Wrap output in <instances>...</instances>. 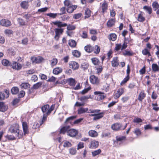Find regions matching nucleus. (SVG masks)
Wrapping results in <instances>:
<instances>
[{"mask_svg": "<svg viewBox=\"0 0 159 159\" xmlns=\"http://www.w3.org/2000/svg\"><path fill=\"white\" fill-rule=\"evenodd\" d=\"M146 94L144 93V91H142L139 95L138 99L139 101L142 102Z\"/></svg>", "mask_w": 159, "mask_h": 159, "instance_id": "obj_15", "label": "nucleus"}, {"mask_svg": "<svg viewBox=\"0 0 159 159\" xmlns=\"http://www.w3.org/2000/svg\"><path fill=\"white\" fill-rule=\"evenodd\" d=\"M112 66L113 67L117 66L119 65V62L117 57H115L111 61Z\"/></svg>", "mask_w": 159, "mask_h": 159, "instance_id": "obj_19", "label": "nucleus"}, {"mask_svg": "<svg viewBox=\"0 0 159 159\" xmlns=\"http://www.w3.org/2000/svg\"><path fill=\"white\" fill-rule=\"evenodd\" d=\"M25 94L24 91L22 90L20 91V93L18 94V97L19 98H22L24 97Z\"/></svg>", "mask_w": 159, "mask_h": 159, "instance_id": "obj_60", "label": "nucleus"}, {"mask_svg": "<svg viewBox=\"0 0 159 159\" xmlns=\"http://www.w3.org/2000/svg\"><path fill=\"white\" fill-rule=\"evenodd\" d=\"M115 22V19H111L108 21L107 25L108 27H111L114 24Z\"/></svg>", "mask_w": 159, "mask_h": 159, "instance_id": "obj_30", "label": "nucleus"}, {"mask_svg": "<svg viewBox=\"0 0 159 159\" xmlns=\"http://www.w3.org/2000/svg\"><path fill=\"white\" fill-rule=\"evenodd\" d=\"M90 81L93 84H98L100 80L97 77L94 75H92L90 77Z\"/></svg>", "mask_w": 159, "mask_h": 159, "instance_id": "obj_8", "label": "nucleus"}, {"mask_svg": "<svg viewBox=\"0 0 159 159\" xmlns=\"http://www.w3.org/2000/svg\"><path fill=\"white\" fill-rule=\"evenodd\" d=\"M30 85L28 83H22L20 86L22 89H27L30 87Z\"/></svg>", "mask_w": 159, "mask_h": 159, "instance_id": "obj_36", "label": "nucleus"}, {"mask_svg": "<svg viewBox=\"0 0 159 159\" xmlns=\"http://www.w3.org/2000/svg\"><path fill=\"white\" fill-rule=\"evenodd\" d=\"M13 31L9 29L6 30L4 31V33L7 35H9L13 33Z\"/></svg>", "mask_w": 159, "mask_h": 159, "instance_id": "obj_48", "label": "nucleus"}, {"mask_svg": "<svg viewBox=\"0 0 159 159\" xmlns=\"http://www.w3.org/2000/svg\"><path fill=\"white\" fill-rule=\"evenodd\" d=\"M152 6L154 9V11H156L159 7V5L157 2L155 1L152 3Z\"/></svg>", "mask_w": 159, "mask_h": 159, "instance_id": "obj_38", "label": "nucleus"}, {"mask_svg": "<svg viewBox=\"0 0 159 159\" xmlns=\"http://www.w3.org/2000/svg\"><path fill=\"white\" fill-rule=\"evenodd\" d=\"M19 91V89L17 87H13L11 89V92L13 94H16L18 93Z\"/></svg>", "mask_w": 159, "mask_h": 159, "instance_id": "obj_33", "label": "nucleus"}, {"mask_svg": "<svg viewBox=\"0 0 159 159\" xmlns=\"http://www.w3.org/2000/svg\"><path fill=\"white\" fill-rule=\"evenodd\" d=\"M2 64L6 66H10L11 63H10L9 61L6 59H3L2 60Z\"/></svg>", "mask_w": 159, "mask_h": 159, "instance_id": "obj_34", "label": "nucleus"}, {"mask_svg": "<svg viewBox=\"0 0 159 159\" xmlns=\"http://www.w3.org/2000/svg\"><path fill=\"white\" fill-rule=\"evenodd\" d=\"M92 63L94 65H98L100 63L99 60L97 58H93L91 59Z\"/></svg>", "mask_w": 159, "mask_h": 159, "instance_id": "obj_28", "label": "nucleus"}, {"mask_svg": "<svg viewBox=\"0 0 159 159\" xmlns=\"http://www.w3.org/2000/svg\"><path fill=\"white\" fill-rule=\"evenodd\" d=\"M11 66L13 69L18 70H20L22 67L21 64L16 61H12L11 63Z\"/></svg>", "mask_w": 159, "mask_h": 159, "instance_id": "obj_3", "label": "nucleus"}, {"mask_svg": "<svg viewBox=\"0 0 159 159\" xmlns=\"http://www.w3.org/2000/svg\"><path fill=\"white\" fill-rule=\"evenodd\" d=\"M142 53H143V54L145 55H146L148 54V57H149L151 56V54L149 52L146 48H145L144 49L142 50Z\"/></svg>", "mask_w": 159, "mask_h": 159, "instance_id": "obj_42", "label": "nucleus"}, {"mask_svg": "<svg viewBox=\"0 0 159 159\" xmlns=\"http://www.w3.org/2000/svg\"><path fill=\"white\" fill-rule=\"evenodd\" d=\"M85 18H88L89 17H90L91 16V11L89 9H86L85 11Z\"/></svg>", "mask_w": 159, "mask_h": 159, "instance_id": "obj_32", "label": "nucleus"}, {"mask_svg": "<svg viewBox=\"0 0 159 159\" xmlns=\"http://www.w3.org/2000/svg\"><path fill=\"white\" fill-rule=\"evenodd\" d=\"M76 150L75 148H71L69 149L70 153L72 155H75L76 153Z\"/></svg>", "mask_w": 159, "mask_h": 159, "instance_id": "obj_49", "label": "nucleus"}, {"mask_svg": "<svg viewBox=\"0 0 159 159\" xmlns=\"http://www.w3.org/2000/svg\"><path fill=\"white\" fill-rule=\"evenodd\" d=\"M18 23L20 25H25V22L24 20L22 19L18 18L17 20Z\"/></svg>", "mask_w": 159, "mask_h": 159, "instance_id": "obj_44", "label": "nucleus"}, {"mask_svg": "<svg viewBox=\"0 0 159 159\" xmlns=\"http://www.w3.org/2000/svg\"><path fill=\"white\" fill-rule=\"evenodd\" d=\"M88 110V109L87 108H84L81 107L79 108L78 110V114H81L84 113Z\"/></svg>", "mask_w": 159, "mask_h": 159, "instance_id": "obj_25", "label": "nucleus"}, {"mask_svg": "<svg viewBox=\"0 0 159 159\" xmlns=\"http://www.w3.org/2000/svg\"><path fill=\"white\" fill-rule=\"evenodd\" d=\"M129 76H127L121 82L120 84H122L125 83L129 80Z\"/></svg>", "mask_w": 159, "mask_h": 159, "instance_id": "obj_63", "label": "nucleus"}, {"mask_svg": "<svg viewBox=\"0 0 159 159\" xmlns=\"http://www.w3.org/2000/svg\"><path fill=\"white\" fill-rule=\"evenodd\" d=\"M99 145V143L98 141L93 140L91 142L89 148H95L98 147Z\"/></svg>", "mask_w": 159, "mask_h": 159, "instance_id": "obj_13", "label": "nucleus"}, {"mask_svg": "<svg viewBox=\"0 0 159 159\" xmlns=\"http://www.w3.org/2000/svg\"><path fill=\"white\" fill-rule=\"evenodd\" d=\"M108 5L107 3L104 2L102 5V12L104 13L106 12V11L107 9Z\"/></svg>", "mask_w": 159, "mask_h": 159, "instance_id": "obj_26", "label": "nucleus"}, {"mask_svg": "<svg viewBox=\"0 0 159 159\" xmlns=\"http://www.w3.org/2000/svg\"><path fill=\"white\" fill-rule=\"evenodd\" d=\"M67 82L70 86H74L75 84V80L72 78H70L67 80Z\"/></svg>", "mask_w": 159, "mask_h": 159, "instance_id": "obj_24", "label": "nucleus"}, {"mask_svg": "<svg viewBox=\"0 0 159 159\" xmlns=\"http://www.w3.org/2000/svg\"><path fill=\"white\" fill-rule=\"evenodd\" d=\"M28 2L29 1H23L20 3V6L22 8L27 9L29 6Z\"/></svg>", "mask_w": 159, "mask_h": 159, "instance_id": "obj_22", "label": "nucleus"}, {"mask_svg": "<svg viewBox=\"0 0 159 159\" xmlns=\"http://www.w3.org/2000/svg\"><path fill=\"white\" fill-rule=\"evenodd\" d=\"M49 106L48 105H44L42 107V111L44 114H45L47 115H48L47 114V112L49 110Z\"/></svg>", "mask_w": 159, "mask_h": 159, "instance_id": "obj_23", "label": "nucleus"}, {"mask_svg": "<svg viewBox=\"0 0 159 159\" xmlns=\"http://www.w3.org/2000/svg\"><path fill=\"white\" fill-rule=\"evenodd\" d=\"M137 20L139 22H142L145 20V18L141 14H139L138 15Z\"/></svg>", "mask_w": 159, "mask_h": 159, "instance_id": "obj_40", "label": "nucleus"}, {"mask_svg": "<svg viewBox=\"0 0 159 159\" xmlns=\"http://www.w3.org/2000/svg\"><path fill=\"white\" fill-rule=\"evenodd\" d=\"M42 85V83L41 82H39L35 84L33 86V88L34 89H37L40 87Z\"/></svg>", "mask_w": 159, "mask_h": 159, "instance_id": "obj_43", "label": "nucleus"}, {"mask_svg": "<svg viewBox=\"0 0 159 159\" xmlns=\"http://www.w3.org/2000/svg\"><path fill=\"white\" fill-rule=\"evenodd\" d=\"M142 121V120L141 118L139 117L135 118L133 120V122L137 123L141 122Z\"/></svg>", "mask_w": 159, "mask_h": 159, "instance_id": "obj_56", "label": "nucleus"}, {"mask_svg": "<svg viewBox=\"0 0 159 159\" xmlns=\"http://www.w3.org/2000/svg\"><path fill=\"white\" fill-rule=\"evenodd\" d=\"M134 133L137 136H139L141 134L140 130L138 128H136L135 129Z\"/></svg>", "mask_w": 159, "mask_h": 159, "instance_id": "obj_54", "label": "nucleus"}, {"mask_svg": "<svg viewBox=\"0 0 159 159\" xmlns=\"http://www.w3.org/2000/svg\"><path fill=\"white\" fill-rule=\"evenodd\" d=\"M79 65L78 63L75 61L71 62L70 64V67L73 70L77 69L79 68Z\"/></svg>", "mask_w": 159, "mask_h": 159, "instance_id": "obj_16", "label": "nucleus"}, {"mask_svg": "<svg viewBox=\"0 0 159 159\" xmlns=\"http://www.w3.org/2000/svg\"><path fill=\"white\" fill-rule=\"evenodd\" d=\"M84 147V143L82 142H80L78 145L77 149L79 150Z\"/></svg>", "mask_w": 159, "mask_h": 159, "instance_id": "obj_62", "label": "nucleus"}, {"mask_svg": "<svg viewBox=\"0 0 159 159\" xmlns=\"http://www.w3.org/2000/svg\"><path fill=\"white\" fill-rule=\"evenodd\" d=\"M124 92V90L123 88H120L117 91V93L114 95V98L115 99L118 98L123 94Z\"/></svg>", "mask_w": 159, "mask_h": 159, "instance_id": "obj_10", "label": "nucleus"}, {"mask_svg": "<svg viewBox=\"0 0 159 159\" xmlns=\"http://www.w3.org/2000/svg\"><path fill=\"white\" fill-rule=\"evenodd\" d=\"M62 70L61 67H56L53 70V73L55 75H58L62 72Z\"/></svg>", "mask_w": 159, "mask_h": 159, "instance_id": "obj_18", "label": "nucleus"}, {"mask_svg": "<svg viewBox=\"0 0 159 159\" xmlns=\"http://www.w3.org/2000/svg\"><path fill=\"white\" fill-rule=\"evenodd\" d=\"M94 53L96 54L98 53L100 51V48L98 45H96L95 47Z\"/></svg>", "mask_w": 159, "mask_h": 159, "instance_id": "obj_57", "label": "nucleus"}, {"mask_svg": "<svg viewBox=\"0 0 159 159\" xmlns=\"http://www.w3.org/2000/svg\"><path fill=\"white\" fill-rule=\"evenodd\" d=\"M68 44L71 47L74 48L76 46V43L74 40L71 39L69 41Z\"/></svg>", "mask_w": 159, "mask_h": 159, "instance_id": "obj_29", "label": "nucleus"}, {"mask_svg": "<svg viewBox=\"0 0 159 159\" xmlns=\"http://www.w3.org/2000/svg\"><path fill=\"white\" fill-rule=\"evenodd\" d=\"M104 114V113L103 112H101L100 113L99 112L93 117V120H96L100 119L103 117Z\"/></svg>", "mask_w": 159, "mask_h": 159, "instance_id": "obj_21", "label": "nucleus"}, {"mask_svg": "<svg viewBox=\"0 0 159 159\" xmlns=\"http://www.w3.org/2000/svg\"><path fill=\"white\" fill-rule=\"evenodd\" d=\"M89 98V97L88 96H83L79 98V99L82 102H84L87 99Z\"/></svg>", "mask_w": 159, "mask_h": 159, "instance_id": "obj_59", "label": "nucleus"}, {"mask_svg": "<svg viewBox=\"0 0 159 159\" xmlns=\"http://www.w3.org/2000/svg\"><path fill=\"white\" fill-rule=\"evenodd\" d=\"M111 128L114 131H119L122 130V125L120 123H116L112 124L111 125Z\"/></svg>", "mask_w": 159, "mask_h": 159, "instance_id": "obj_4", "label": "nucleus"}, {"mask_svg": "<svg viewBox=\"0 0 159 159\" xmlns=\"http://www.w3.org/2000/svg\"><path fill=\"white\" fill-rule=\"evenodd\" d=\"M143 9L149 14H151L152 13V9L150 7L145 6L143 7Z\"/></svg>", "mask_w": 159, "mask_h": 159, "instance_id": "obj_20", "label": "nucleus"}, {"mask_svg": "<svg viewBox=\"0 0 159 159\" xmlns=\"http://www.w3.org/2000/svg\"><path fill=\"white\" fill-rule=\"evenodd\" d=\"M82 16V14L81 13H79L77 14H75L73 15V18L75 19H77L80 18Z\"/></svg>", "mask_w": 159, "mask_h": 159, "instance_id": "obj_55", "label": "nucleus"}, {"mask_svg": "<svg viewBox=\"0 0 159 159\" xmlns=\"http://www.w3.org/2000/svg\"><path fill=\"white\" fill-rule=\"evenodd\" d=\"M158 66L155 63H153L152 65V68L153 71L156 72L159 71V61L157 62Z\"/></svg>", "mask_w": 159, "mask_h": 159, "instance_id": "obj_14", "label": "nucleus"}, {"mask_svg": "<svg viewBox=\"0 0 159 159\" xmlns=\"http://www.w3.org/2000/svg\"><path fill=\"white\" fill-rule=\"evenodd\" d=\"M89 134L90 136L92 137H96L98 136L97 132L93 130H90L89 132Z\"/></svg>", "mask_w": 159, "mask_h": 159, "instance_id": "obj_27", "label": "nucleus"}, {"mask_svg": "<svg viewBox=\"0 0 159 159\" xmlns=\"http://www.w3.org/2000/svg\"><path fill=\"white\" fill-rule=\"evenodd\" d=\"M7 107L4 105L2 106V107L0 108V111L2 112H4L6 111L7 109Z\"/></svg>", "mask_w": 159, "mask_h": 159, "instance_id": "obj_58", "label": "nucleus"}, {"mask_svg": "<svg viewBox=\"0 0 159 159\" xmlns=\"http://www.w3.org/2000/svg\"><path fill=\"white\" fill-rule=\"evenodd\" d=\"M58 15L57 13H49L47 14V16H49V17H52L53 18H55Z\"/></svg>", "mask_w": 159, "mask_h": 159, "instance_id": "obj_50", "label": "nucleus"}, {"mask_svg": "<svg viewBox=\"0 0 159 159\" xmlns=\"http://www.w3.org/2000/svg\"><path fill=\"white\" fill-rule=\"evenodd\" d=\"M94 93V94L97 95L96 98L97 100H102L105 97V96L103 95L104 93L100 91H96Z\"/></svg>", "mask_w": 159, "mask_h": 159, "instance_id": "obj_7", "label": "nucleus"}, {"mask_svg": "<svg viewBox=\"0 0 159 159\" xmlns=\"http://www.w3.org/2000/svg\"><path fill=\"white\" fill-rule=\"evenodd\" d=\"M85 51L88 52H91L92 51V48L91 46L89 45L85 46L84 47Z\"/></svg>", "mask_w": 159, "mask_h": 159, "instance_id": "obj_41", "label": "nucleus"}, {"mask_svg": "<svg viewBox=\"0 0 159 159\" xmlns=\"http://www.w3.org/2000/svg\"><path fill=\"white\" fill-rule=\"evenodd\" d=\"M72 145L71 143L69 141H65L64 144L63 146L64 147H70Z\"/></svg>", "mask_w": 159, "mask_h": 159, "instance_id": "obj_53", "label": "nucleus"}, {"mask_svg": "<svg viewBox=\"0 0 159 159\" xmlns=\"http://www.w3.org/2000/svg\"><path fill=\"white\" fill-rule=\"evenodd\" d=\"M66 26H67V29L68 30H75V26L74 25H67Z\"/></svg>", "mask_w": 159, "mask_h": 159, "instance_id": "obj_47", "label": "nucleus"}, {"mask_svg": "<svg viewBox=\"0 0 159 159\" xmlns=\"http://www.w3.org/2000/svg\"><path fill=\"white\" fill-rule=\"evenodd\" d=\"M39 76L42 80H45L47 79V76L44 74H40Z\"/></svg>", "mask_w": 159, "mask_h": 159, "instance_id": "obj_64", "label": "nucleus"}, {"mask_svg": "<svg viewBox=\"0 0 159 159\" xmlns=\"http://www.w3.org/2000/svg\"><path fill=\"white\" fill-rule=\"evenodd\" d=\"M108 38L110 40L114 41L116 39V35L115 34H111L109 35Z\"/></svg>", "mask_w": 159, "mask_h": 159, "instance_id": "obj_31", "label": "nucleus"}, {"mask_svg": "<svg viewBox=\"0 0 159 159\" xmlns=\"http://www.w3.org/2000/svg\"><path fill=\"white\" fill-rule=\"evenodd\" d=\"M77 7L76 5H72L69 7H67L66 10L68 13H71L76 9Z\"/></svg>", "mask_w": 159, "mask_h": 159, "instance_id": "obj_11", "label": "nucleus"}, {"mask_svg": "<svg viewBox=\"0 0 159 159\" xmlns=\"http://www.w3.org/2000/svg\"><path fill=\"white\" fill-rule=\"evenodd\" d=\"M19 125L17 124H13L12 125L9 129V131L12 133H14L17 135L19 138L21 137V134L20 132Z\"/></svg>", "mask_w": 159, "mask_h": 159, "instance_id": "obj_2", "label": "nucleus"}, {"mask_svg": "<svg viewBox=\"0 0 159 159\" xmlns=\"http://www.w3.org/2000/svg\"><path fill=\"white\" fill-rule=\"evenodd\" d=\"M52 23L54 25H57L59 28H56L54 30L55 35L54 38L57 41L59 39L60 35L62 34L63 32V29L61 27L66 26L67 24L63 23L62 22L58 20L52 22Z\"/></svg>", "mask_w": 159, "mask_h": 159, "instance_id": "obj_1", "label": "nucleus"}, {"mask_svg": "<svg viewBox=\"0 0 159 159\" xmlns=\"http://www.w3.org/2000/svg\"><path fill=\"white\" fill-rule=\"evenodd\" d=\"M76 116H72L67 118L65 122V123H67L68 121L70 120H72L76 118Z\"/></svg>", "mask_w": 159, "mask_h": 159, "instance_id": "obj_45", "label": "nucleus"}, {"mask_svg": "<svg viewBox=\"0 0 159 159\" xmlns=\"http://www.w3.org/2000/svg\"><path fill=\"white\" fill-rule=\"evenodd\" d=\"M51 65L52 66L56 65L58 62L57 59L56 58H53L51 61Z\"/></svg>", "mask_w": 159, "mask_h": 159, "instance_id": "obj_46", "label": "nucleus"}, {"mask_svg": "<svg viewBox=\"0 0 159 159\" xmlns=\"http://www.w3.org/2000/svg\"><path fill=\"white\" fill-rule=\"evenodd\" d=\"M101 149H98L97 150H95L92 152V155L93 157H94L99 154L101 152Z\"/></svg>", "mask_w": 159, "mask_h": 159, "instance_id": "obj_37", "label": "nucleus"}, {"mask_svg": "<svg viewBox=\"0 0 159 159\" xmlns=\"http://www.w3.org/2000/svg\"><path fill=\"white\" fill-rule=\"evenodd\" d=\"M65 9V7H61L60 9V11H61V12L59 13H58V15L61 16L62 14H65L66 12Z\"/></svg>", "mask_w": 159, "mask_h": 159, "instance_id": "obj_52", "label": "nucleus"}, {"mask_svg": "<svg viewBox=\"0 0 159 159\" xmlns=\"http://www.w3.org/2000/svg\"><path fill=\"white\" fill-rule=\"evenodd\" d=\"M22 125L24 134L25 135L28 134L29 131L27 123L26 122H23Z\"/></svg>", "mask_w": 159, "mask_h": 159, "instance_id": "obj_12", "label": "nucleus"}, {"mask_svg": "<svg viewBox=\"0 0 159 159\" xmlns=\"http://www.w3.org/2000/svg\"><path fill=\"white\" fill-rule=\"evenodd\" d=\"M70 128L69 126L66 125L62 127L60 129V133L61 134H64L66 132L67 134V131Z\"/></svg>", "mask_w": 159, "mask_h": 159, "instance_id": "obj_17", "label": "nucleus"}, {"mask_svg": "<svg viewBox=\"0 0 159 159\" xmlns=\"http://www.w3.org/2000/svg\"><path fill=\"white\" fill-rule=\"evenodd\" d=\"M64 5L67 7H69L72 5L71 2L69 0H65L64 2Z\"/></svg>", "mask_w": 159, "mask_h": 159, "instance_id": "obj_39", "label": "nucleus"}, {"mask_svg": "<svg viewBox=\"0 0 159 159\" xmlns=\"http://www.w3.org/2000/svg\"><path fill=\"white\" fill-rule=\"evenodd\" d=\"M0 23L1 25L6 27H8L11 25V21L6 19H2L1 20Z\"/></svg>", "mask_w": 159, "mask_h": 159, "instance_id": "obj_9", "label": "nucleus"}, {"mask_svg": "<svg viewBox=\"0 0 159 159\" xmlns=\"http://www.w3.org/2000/svg\"><path fill=\"white\" fill-rule=\"evenodd\" d=\"M72 55L75 57H78L80 55V53L77 50H74L72 52Z\"/></svg>", "mask_w": 159, "mask_h": 159, "instance_id": "obj_35", "label": "nucleus"}, {"mask_svg": "<svg viewBox=\"0 0 159 159\" xmlns=\"http://www.w3.org/2000/svg\"><path fill=\"white\" fill-rule=\"evenodd\" d=\"M47 118V115L45 114H43L42 119L40 123V125H42L46 120Z\"/></svg>", "mask_w": 159, "mask_h": 159, "instance_id": "obj_51", "label": "nucleus"}, {"mask_svg": "<svg viewBox=\"0 0 159 159\" xmlns=\"http://www.w3.org/2000/svg\"><path fill=\"white\" fill-rule=\"evenodd\" d=\"M91 89L90 87H88L86 89H84L83 90L81 93L82 94H84L86 93L89 90Z\"/></svg>", "mask_w": 159, "mask_h": 159, "instance_id": "obj_61", "label": "nucleus"}, {"mask_svg": "<svg viewBox=\"0 0 159 159\" xmlns=\"http://www.w3.org/2000/svg\"><path fill=\"white\" fill-rule=\"evenodd\" d=\"M78 133L77 130L74 129H70L67 131L68 135L70 137H75Z\"/></svg>", "mask_w": 159, "mask_h": 159, "instance_id": "obj_5", "label": "nucleus"}, {"mask_svg": "<svg viewBox=\"0 0 159 159\" xmlns=\"http://www.w3.org/2000/svg\"><path fill=\"white\" fill-rule=\"evenodd\" d=\"M44 60L43 58L41 57H32L31 58L32 63H41Z\"/></svg>", "mask_w": 159, "mask_h": 159, "instance_id": "obj_6", "label": "nucleus"}]
</instances>
